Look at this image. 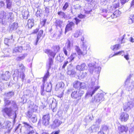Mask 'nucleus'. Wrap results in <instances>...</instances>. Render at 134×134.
Here are the masks:
<instances>
[{
	"instance_id": "nucleus-1",
	"label": "nucleus",
	"mask_w": 134,
	"mask_h": 134,
	"mask_svg": "<svg viewBox=\"0 0 134 134\" xmlns=\"http://www.w3.org/2000/svg\"><path fill=\"white\" fill-rule=\"evenodd\" d=\"M98 80L94 77H92L91 79V83L90 85L91 90L87 92L85 96V99H86L90 96H92L100 88V86L98 85Z\"/></svg>"
},
{
	"instance_id": "nucleus-2",
	"label": "nucleus",
	"mask_w": 134,
	"mask_h": 134,
	"mask_svg": "<svg viewBox=\"0 0 134 134\" xmlns=\"http://www.w3.org/2000/svg\"><path fill=\"white\" fill-rule=\"evenodd\" d=\"M28 106L30 108V111H28L27 116L30 119V120L32 122L35 123L37 121V118L36 115L32 114V112L37 111L38 107L34 104L33 102L30 100L28 101Z\"/></svg>"
},
{
	"instance_id": "nucleus-3",
	"label": "nucleus",
	"mask_w": 134,
	"mask_h": 134,
	"mask_svg": "<svg viewBox=\"0 0 134 134\" xmlns=\"http://www.w3.org/2000/svg\"><path fill=\"white\" fill-rule=\"evenodd\" d=\"M15 110L14 108H13L12 107H5L2 109V112L4 116L7 115L9 117H10L13 115V117L15 120V119H14V118L15 116V114L14 113Z\"/></svg>"
},
{
	"instance_id": "nucleus-4",
	"label": "nucleus",
	"mask_w": 134,
	"mask_h": 134,
	"mask_svg": "<svg viewBox=\"0 0 134 134\" xmlns=\"http://www.w3.org/2000/svg\"><path fill=\"white\" fill-rule=\"evenodd\" d=\"M4 105L5 106H8L9 105H11L12 107L14 108L15 109L14 111V113L15 114L14 116V119L16 117V111L17 110V106L16 103L15 102L14 100H9L8 98H4Z\"/></svg>"
},
{
	"instance_id": "nucleus-5",
	"label": "nucleus",
	"mask_w": 134,
	"mask_h": 134,
	"mask_svg": "<svg viewBox=\"0 0 134 134\" xmlns=\"http://www.w3.org/2000/svg\"><path fill=\"white\" fill-rule=\"evenodd\" d=\"M80 46L81 49L78 46L76 45L75 47V49L78 54L79 55H83L86 54L87 53V46L86 45L85 43H83V44L81 45Z\"/></svg>"
},
{
	"instance_id": "nucleus-6",
	"label": "nucleus",
	"mask_w": 134,
	"mask_h": 134,
	"mask_svg": "<svg viewBox=\"0 0 134 134\" xmlns=\"http://www.w3.org/2000/svg\"><path fill=\"white\" fill-rule=\"evenodd\" d=\"M104 94L103 93H98L92 98L91 102L96 104L100 103L104 100Z\"/></svg>"
},
{
	"instance_id": "nucleus-7",
	"label": "nucleus",
	"mask_w": 134,
	"mask_h": 134,
	"mask_svg": "<svg viewBox=\"0 0 134 134\" xmlns=\"http://www.w3.org/2000/svg\"><path fill=\"white\" fill-rule=\"evenodd\" d=\"M73 86L74 88L79 90H86V84L84 82H82L78 81H76L73 83Z\"/></svg>"
},
{
	"instance_id": "nucleus-8",
	"label": "nucleus",
	"mask_w": 134,
	"mask_h": 134,
	"mask_svg": "<svg viewBox=\"0 0 134 134\" xmlns=\"http://www.w3.org/2000/svg\"><path fill=\"white\" fill-rule=\"evenodd\" d=\"M84 93L83 91L81 90H78L72 92L71 94L72 98L74 99H81L82 96Z\"/></svg>"
},
{
	"instance_id": "nucleus-9",
	"label": "nucleus",
	"mask_w": 134,
	"mask_h": 134,
	"mask_svg": "<svg viewBox=\"0 0 134 134\" xmlns=\"http://www.w3.org/2000/svg\"><path fill=\"white\" fill-rule=\"evenodd\" d=\"M13 13L11 12L5 13L4 11L1 12L0 14V18L2 19H4L7 20L10 19L11 20H12V15Z\"/></svg>"
},
{
	"instance_id": "nucleus-10",
	"label": "nucleus",
	"mask_w": 134,
	"mask_h": 134,
	"mask_svg": "<svg viewBox=\"0 0 134 134\" xmlns=\"http://www.w3.org/2000/svg\"><path fill=\"white\" fill-rule=\"evenodd\" d=\"M88 65L89 67V71L91 74L94 71L98 73L101 69L100 67H96L95 65L93 64L92 63L88 64Z\"/></svg>"
},
{
	"instance_id": "nucleus-11",
	"label": "nucleus",
	"mask_w": 134,
	"mask_h": 134,
	"mask_svg": "<svg viewBox=\"0 0 134 134\" xmlns=\"http://www.w3.org/2000/svg\"><path fill=\"white\" fill-rule=\"evenodd\" d=\"M42 85V86L44 88H45V90L47 92H50L51 91L52 84L51 82L49 83L46 81L43 82Z\"/></svg>"
},
{
	"instance_id": "nucleus-12",
	"label": "nucleus",
	"mask_w": 134,
	"mask_h": 134,
	"mask_svg": "<svg viewBox=\"0 0 134 134\" xmlns=\"http://www.w3.org/2000/svg\"><path fill=\"white\" fill-rule=\"evenodd\" d=\"M12 124L10 121H6L4 122L3 124H2L1 128L6 129L9 131L12 128Z\"/></svg>"
},
{
	"instance_id": "nucleus-13",
	"label": "nucleus",
	"mask_w": 134,
	"mask_h": 134,
	"mask_svg": "<svg viewBox=\"0 0 134 134\" xmlns=\"http://www.w3.org/2000/svg\"><path fill=\"white\" fill-rule=\"evenodd\" d=\"M124 109L125 111H129L133 106V104L131 102H129L125 103L124 105Z\"/></svg>"
},
{
	"instance_id": "nucleus-14",
	"label": "nucleus",
	"mask_w": 134,
	"mask_h": 134,
	"mask_svg": "<svg viewBox=\"0 0 134 134\" xmlns=\"http://www.w3.org/2000/svg\"><path fill=\"white\" fill-rule=\"evenodd\" d=\"M43 124L45 126L48 125L49 124L50 116L49 114L44 115L42 118Z\"/></svg>"
},
{
	"instance_id": "nucleus-15",
	"label": "nucleus",
	"mask_w": 134,
	"mask_h": 134,
	"mask_svg": "<svg viewBox=\"0 0 134 134\" xmlns=\"http://www.w3.org/2000/svg\"><path fill=\"white\" fill-rule=\"evenodd\" d=\"M10 73L7 71L1 74V78L3 80L7 81L10 78Z\"/></svg>"
},
{
	"instance_id": "nucleus-16",
	"label": "nucleus",
	"mask_w": 134,
	"mask_h": 134,
	"mask_svg": "<svg viewBox=\"0 0 134 134\" xmlns=\"http://www.w3.org/2000/svg\"><path fill=\"white\" fill-rule=\"evenodd\" d=\"M129 115L128 114L125 112L121 113L120 115V119L122 121L125 122L129 119Z\"/></svg>"
},
{
	"instance_id": "nucleus-17",
	"label": "nucleus",
	"mask_w": 134,
	"mask_h": 134,
	"mask_svg": "<svg viewBox=\"0 0 134 134\" xmlns=\"http://www.w3.org/2000/svg\"><path fill=\"white\" fill-rule=\"evenodd\" d=\"M87 67L86 64L83 63L80 65H78L76 66V69L77 70L79 71H83L87 69Z\"/></svg>"
},
{
	"instance_id": "nucleus-18",
	"label": "nucleus",
	"mask_w": 134,
	"mask_h": 134,
	"mask_svg": "<svg viewBox=\"0 0 134 134\" xmlns=\"http://www.w3.org/2000/svg\"><path fill=\"white\" fill-rule=\"evenodd\" d=\"M75 25L74 23L72 22H71L66 25L65 30V33H66L67 32L72 30V27Z\"/></svg>"
},
{
	"instance_id": "nucleus-19",
	"label": "nucleus",
	"mask_w": 134,
	"mask_h": 134,
	"mask_svg": "<svg viewBox=\"0 0 134 134\" xmlns=\"http://www.w3.org/2000/svg\"><path fill=\"white\" fill-rule=\"evenodd\" d=\"M99 127L96 126V125H93L91 127H89L87 131L90 133L96 132L98 130Z\"/></svg>"
},
{
	"instance_id": "nucleus-20",
	"label": "nucleus",
	"mask_w": 134,
	"mask_h": 134,
	"mask_svg": "<svg viewBox=\"0 0 134 134\" xmlns=\"http://www.w3.org/2000/svg\"><path fill=\"white\" fill-rule=\"evenodd\" d=\"M48 55H50L54 58L56 55V53L53 52L51 50L49 49H46L44 51Z\"/></svg>"
},
{
	"instance_id": "nucleus-21",
	"label": "nucleus",
	"mask_w": 134,
	"mask_h": 134,
	"mask_svg": "<svg viewBox=\"0 0 134 134\" xmlns=\"http://www.w3.org/2000/svg\"><path fill=\"white\" fill-rule=\"evenodd\" d=\"M62 123L60 121L56 119L54 121V122L52 125V127L54 128L58 127Z\"/></svg>"
},
{
	"instance_id": "nucleus-22",
	"label": "nucleus",
	"mask_w": 134,
	"mask_h": 134,
	"mask_svg": "<svg viewBox=\"0 0 134 134\" xmlns=\"http://www.w3.org/2000/svg\"><path fill=\"white\" fill-rule=\"evenodd\" d=\"M128 129V127L127 126L122 125L119 126L118 128V130L119 132H122L124 131L126 132Z\"/></svg>"
},
{
	"instance_id": "nucleus-23",
	"label": "nucleus",
	"mask_w": 134,
	"mask_h": 134,
	"mask_svg": "<svg viewBox=\"0 0 134 134\" xmlns=\"http://www.w3.org/2000/svg\"><path fill=\"white\" fill-rule=\"evenodd\" d=\"M68 74L71 77H74L75 75L76 72L75 69H72L70 70H68L67 72Z\"/></svg>"
},
{
	"instance_id": "nucleus-24",
	"label": "nucleus",
	"mask_w": 134,
	"mask_h": 134,
	"mask_svg": "<svg viewBox=\"0 0 134 134\" xmlns=\"http://www.w3.org/2000/svg\"><path fill=\"white\" fill-rule=\"evenodd\" d=\"M77 56V54L76 53H73L71 54L70 57L67 59V60L69 62L73 61L74 60V58H75Z\"/></svg>"
},
{
	"instance_id": "nucleus-25",
	"label": "nucleus",
	"mask_w": 134,
	"mask_h": 134,
	"mask_svg": "<svg viewBox=\"0 0 134 134\" xmlns=\"http://www.w3.org/2000/svg\"><path fill=\"white\" fill-rule=\"evenodd\" d=\"M18 24L15 23H14L11 25L10 26V30H16L18 27Z\"/></svg>"
},
{
	"instance_id": "nucleus-26",
	"label": "nucleus",
	"mask_w": 134,
	"mask_h": 134,
	"mask_svg": "<svg viewBox=\"0 0 134 134\" xmlns=\"http://www.w3.org/2000/svg\"><path fill=\"white\" fill-rule=\"evenodd\" d=\"M120 45L119 44H117L111 46L110 48L113 51H116L120 49Z\"/></svg>"
},
{
	"instance_id": "nucleus-27",
	"label": "nucleus",
	"mask_w": 134,
	"mask_h": 134,
	"mask_svg": "<svg viewBox=\"0 0 134 134\" xmlns=\"http://www.w3.org/2000/svg\"><path fill=\"white\" fill-rule=\"evenodd\" d=\"M14 93L13 92H9L5 93L4 95V98H9L12 97L14 95Z\"/></svg>"
},
{
	"instance_id": "nucleus-28",
	"label": "nucleus",
	"mask_w": 134,
	"mask_h": 134,
	"mask_svg": "<svg viewBox=\"0 0 134 134\" xmlns=\"http://www.w3.org/2000/svg\"><path fill=\"white\" fill-rule=\"evenodd\" d=\"M27 25L29 28H31L34 25L33 20V19H29L28 21Z\"/></svg>"
},
{
	"instance_id": "nucleus-29",
	"label": "nucleus",
	"mask_w": 134,
	"mask_h": 134,
	"mask_svg": "<svg viewBox=\"0 0 134 134\" xmlns=\"http://www.w3.org/2000/svg\"><path fill=\"white\" fill-rule=\"evenodd\" d=\"M43 31L42 30H40L38 34L37 38L36 43V45L37 44V43L40 39V38L41 37L43 34Z\"/></svg>"
},
{
	"instance_id": "nucleus-30",
	"label": "nucleus",
	"mask_w": 134,
	"mask_h": 134,
	"mask_svg": "<svg viewBox=\"0 0 134 134\" xmlns=\"http://www.w3.org/2000/svg\"><path fill=\"white\" fill-rule=\"evenodd\" d=\"M63 23V21L59 20H57L55 22V25L57 27L58 26L61 27L62 26Z\"/></svg>"
},
{
	"instance_id": "nucleus-31",
	"label": "nucleus",
	"mask_w": 134,
	"mask_h": 134,
	"mask_svg": "<svg viewBox=\"0 0 134 134\" xmlns=\"http://www.w3.org/2000/svg\"><path fill=\"white\" fill-rule=\"evenodd\" d=\"M23 50L22 47L21 46H19L15 47L13 51L15 52H21Z\"/></svg>"
},
{
	"instance_id": "nucleus-32",
	"label": "nucleus",
	"mask_w": 134,
	"mask_h": 134,
	"mask_svg": "<svg viewBox=\"0 0 134 134\" xmlns=\"http://www.w3.org/2000/svg\"><path fill=\"white\" fill-rule=\"evenodd\" d=\"M124 51H119L118 52L115 53L114 54L112 55V54L110 55L109 57V58H111V57L118 55H121V54H124Z\"/></svg>"
},
{
	"instance_id": "nucleus-33",
	"label": "nucleus",
	"mask_w": 134,
	"mask_h": 134,
	"mask_svg": "<svg viewBox=\"0 0 134 134\" xmlns=\"http://www.w3.org/2000/svg\"><path fill=\"white\" fill-rule=\"evenodd\" d=\"M134 83L133 82H129L128 85V88L129 91L132 90L133 88Z\"/></svg>"
},
{
	"instance_id": "nucleus-34",
	"label": "nucleus",
	"mask_w": 134,
	"mask_h": 134,
	"mask_svg": "<svg viewBox=\"0 0 134 134\" xmlns=\"http://www.w3.org/2000/svg\"><path fill=\"white\" fill-rule=\"evenodd\" d=\"M51 100L52 102V103L50 104V107H51L52 109L53 110L56 107L57 103L55 102H53V100L52 99Z\"/></svg>"
},
{
	"instance_id": "nucleus-35",
	"label": "nucleus",
	"mask_w": 134,
	"mask_h": 134,
	"mask_svg": "<svg viewBox=\"0 0 134 134\" xmlns=\"http://www.w3.org/2000/svg\"><path fill=\"white\" fill-rule=\"evenodd\" d=\"M81 35V33L80 30H77L76 31L75 33L73 34V36L77 38L80 35Z\"/></svg>"
},
{
	"instance_id": "nucleus-36",
	"label": "nucleus",
	"mask_w": 134,
	"mask_h": 134,
	"mask_svg": "<svg viewBox=\"0 0 134 134\" xmlns=\"http://www.w3.org/2000/svg\"><path fill=\"white\" fill-rule=\"evenodd\" d=\"M7 8L9 9H10L12 5V3L10 0H6Z\"/></svg>"
},
{
	"instance_id": "nucleus-37",
	"label": "nucleus",
	"mask_w": 134,
	"mask_h": 134,
	"mask_svg": "<svg viewBox=\"0 0 134 134\" xmlns=\"http://www.w3.org/2000/svg\"><path fill=\"white\" fill-rule=\"evenodd\" d=\"M49 76V72L48 71H47V73L44 75L43 78L42 80L43 82H46L47 81V78Z\"/></svg>"
},
{
	"instance_id": "nucleus-38",
	"label": "nucleus",
	"mask_w": 134,
	"mask_h": 134,
	"mask_svg": "<svg viewBox=\"0 0 134 134\" xmlns=\"http://www.w3.org/2000/svg\"><path fill=\"white\" fill-rule=\"evenodd\" d=\"M102 128L100 131H102L104 132L107 131L108 129V127L106 125H102Z\"/></svg>"
},
{
	"instance_id": "nucleus-39",
	"label": "nucleus",
	"mask_w": 134,
	"mask_h": 134,
	"mask_svg": "<svg viewBox=\"0 0 134 134\" xmlns=\"http://www.w3.org/2000/svg\"><path fill=\"white\" fill-rule=\"evenodd\" d=\"M58 14L59 15H60V17L62 18H64L65 19L66 18V14L64 12H59L58 13Z\"/></svg>"
},
{
	"instance_id": "nucleus-40",
	"label": "nucleus",
	"mask_w": 134,
	"mask_h": 134,
	"mask_svg": "<svg viewBox=\"0 0 134 134\" xmlns=\"http://www.w3.org/2000/svg\"><path fill=\"white\" fill-rule=\"evenodd\" d=\"M129 23H132L134 22V15H131L129 18Z\"/></svg>"
},
{
	"instance_id": "nucleus-41",
	"label": "nucleus",
	"mask_w": 134,
	"mask_h": 134,
	"mask_svg": "<svg viewBox=\"0 0 134 134\" xmlns=\"http://www.w3.org/2000/svg\"><path fill=\"white\" fill-rule=\"evenodd\" d=\"M28 14L29 13L27 11H25L24 13H23L22 14L23 18L25 19H26L27 18Z\"/></svg>"
},
{
	"instance_id": "nucleus-42",
	"label": "nucleus",
	"mask_w": 134,
	"mask_h": 134,
	"mask_svg": "<svg viewBox=\"0 0 134 134\" xmlns=\"http://www.w3.org/2000/svg\"><path fill=\"white\" fill-rule=\"evenodd\" d=\"M24 125L25 126L27 129H29L30 130L32 129L33 127L30 126L26 122H24Z\"/></svg>"
},
{
	"instance_id": "nucleus-43",
	"label": "nucleus",
	"mask_w": 134,
	"mask_h": 134,
	"mask_svg": "<svg viewBox=\"0 0 134 134\" xmlns=\"http://www.w3.org/2000/svg\"><path fill=\"white\" fill-rule=\"evenodd\" d=\"M87 76V73L86 72H83L81 74H80L79 75V77H80L81 79H82L85 77Z\"/></svg>"
},
{
	"instance_id": "nucleus-44",
	"label": "nucleus",
	"mask_w": 134,
	"mask_h": 134,
	"mask_svg": "<svg viewBox=\"0 0 134 134\" xmlns=\"http://www.w3.org/2000/svg\"><path fill=\"white\" fill-rule=\"evenodd\" d=\"M68 50L67 48L64 47L63 48V50L64 54L66 56L68 55V52L67 51V50Z\"/></svg>"
},
{
	"instance_id": "nucleus-45",
	"label": "nucleus",
	"mask_w": 134,
	"mask_h": 134,
	"mask_svg": "<svg viewBox=\"0 0 134 134\" xmlns=\"http://www.w3.org/2000/svg\"><path fill=\"white\" fill-rule=\"evenodd\" d=\"M119 7V2H118L115 3H114L113 4V8L114 9H116L117 8H118Z\"/></svg>"
},
{
	"instance_id": "nucleus-46",
	"label": "nucleus",
	"mask_w": 134,
	"mask_h": 134,
	"mask_svg": "<svg viewBox=\"0 0 134 134\" xmlns=\"http://www.w3.org/2000/svg\"><path fill=\"white\" fill-rule=\"evenodd\" d=\"M69 6V4L68 3L66 2L64 6L63 7L62 9L63 10H65Z\"/></svg>"
},
{
	"instance_id": "nucleus-47",
	"label": "nucleus",
	"mask_w": 134,
	"mask_h": 134,
	"mask_svg": "<svg viewBox=\"0 0 134 134\" xmlns=\"http://www.w3.org/2000/svg\"><path fill=\"white\" fill-rule=\"evenodd\" d=\"M114 14L115 15V17H116L119 16L120 14V13L118 10H116L114 13Z\"/></svg>"
},
{
	"instance_id": "nucleus-48",
	"label": "nucleus",
	"mask_w": 134,
	"mask_h": 134,
	"mask_svg": "<svg viewBox=\"0 0 134 134\" xmlns=\"http://www.w3.org/2000/svg\"><path fill=\"white\" fill-rule=\"evenodd\" d=\"M53 62V60L52 58H49V68H51V65L52 64Z\"/></svg>"
},
{
	"instance_id": "nucleus-49",
	"label": "nucleus",
	"mask_w": 134,
	"mask_h": 134,
	"mask_svg": "<svg viewBox=\"0 0 134 134\" xmlns=\"http://www.w3.org/2000/svg\"><path fill=\"white\" fill-rule=\"evenodd\" d=\"M69 61L68 60H67L64 61L63 64V65L62 67L63 69H64L65 68V67L69 63Z\"/></svg>"
},
{
	"instance_id": "nucleus-50",
	"label": "nucleus",
	"mask_w": 134,
	"mask_h": 134,
	"mask_svg": "<svg viewBox=\"0 0 134 134\" xmlns=\"http://www.w3.org/2000/svg\"><path fill=\"white\" fill-rule=\"evenodd\" d=\"M18 66L22 70L25 69V67L22 64H19Z\"/></svg>"
},
{
	"instance_id": "nucleus-51",
	"label": "nucleus",
	"mask_w": 134,
	"mask_h": 134,
	"mask_svg": "<svg viewBox=\"0 0 134 134\" xmlns=\"http://www.w3.org/2000/svg\"><path fill=\"white\" fill-rule=\"evenodd\" d=\"M74 19L75 21H74V22H75L76 24L77 25L80 21V20L79 19L77 18H75Z\"/></svg>"
},
{
	"instance_id": "nucleus-52",
	"label": "nucleus",
	"mask_w": 134,
	"mask_h": 134,
	"mask_svg": "<svg viewBox=\"0 0 134 134\" xmlns=\"http://www.w3.org/2000/svg\"><path fill=\"white\" fill-rule=\"evenodd\" d=\"M41 94L42 95H44L45 94V92L44 91V88L42 87V86H41Z\"/></svg>"
},
{
	"instance_id": "nucleus-53",
	"label": "nucleus",
	"mask_w": 134,
	"mask_h": 134,
	"mask_svg": "<svg viewBox=\"0 0 134 134\" xmlns=\"http://www.w3.org/2000/svg\"><path fill=\"white\" fill-rule=\"evenodd\" d=\"M20 77L21 78V79H22V81H23V80L25 78V75L22 72L21 73Z\"/></svg>"
},
{
	"instance_id": "nucleus-54",
	"label": "nucleus",
	"mask_w": 134,
	"mask_h": 134,
	"mask_svg": "<svg viewBox=\"0 0 134 134\" xmlns=\"http://www.w3.org/2000/svg\"><path fill=\"white\" fill-rule=\"evenodd\" d=\"M124 57L126 60H128L129 59V55L128 53L126 54H125L124 55Z\"/></svg>"
},
{
	"instance_id": "nucleus-55",
	"label": "nucleus",
	"mask_w": 134,
	"mask_h": 134,
	"mask_svg": "<svg viewBox=\"0 0 134 134\" xmlns=\"http://www.w3.org/2000/svg\"><path fill=\"white\" fill-rule=\"evenodd\" d=\"M102 121V120L100 119L99 118L96 120V123L97 125L100 124Z\"/></svg>"
},
{
	"instance_id": "nucleus-56",
	"label": "nucleus",
	"mask_w": 134,
	"mask_h": 134,
	"mask_svg": "<svg viewBox=\"0 0 134 134\" xmlns=\"http://www.w3.org/2000/svg\"><path fill=\"white\" fill-rule=\"evenodd\" d=\"M100 11L102 13H107L108 12V10L104 8H101L100 9Z\"/></svg>"
},
{
	"instance_id": "nucleus-57",
	"label": "nucleus",
	"mask_w": 134,
	"mask_h": 134,
	"mask_svg": "<svg viewBox=\"0 0 134 134\" xmlns=\"http://www.w3.org/2000/svg\"><path fill=\"white\" fill-rule=\"evenodd\" d=\"M84 37L83 36H82L81 38V41L82 42L81 44H83V43H85V44L86 45H87L86 43V42L84 41Z\"/></svg>"
},
{
	"instance_id": "nucleus-58",
	"label": "nucleus",
	"mask_w": 134,
	"mask_h": 134,
	"mask_svg": "<svg viewBox=\"0 0 134 134\" xmlns=\"http://www.w3.org/2000/svg\"><path fill=\"white\" fill-rule=\"evenodd\" d=\"M122 5H123L127 2L129 0H119Z\"/></svg>"
},
{
	"instance_id": "nucleus-59",
	"label": "nucleus",
	"mask_w": 134,
	"mask_h": 134,
	"mask_svg": "<svg viewBox=\"0 0 134 134\" xmlns=\"http://www.w3.org/2000/svg\"><path fill=\"white\" fill-rule=\"evenodd\" d=\"M46 20L45 19H43V21L41 22V23L43 26H44L46 22Z\"/></svg>"
},
{
	"instance_id": "nucleus-60",
	"label": "nucleus",
	"mask_w": 134,
	"mask_h": 134,
	"mask_svg": "<svg viewBox=\"0 0 134 134\" xmlns=\"http://www.w3.org/2000/svg\"><path fill=\"white\" fill-rule=\"evenodd\" d=\"M85 17V15H82V14H80L78 16V17L81 19L84 18Z\"/></svg>"
},
{
	"instance_id": "nucleus-61",
	"label": "nucleus",
	"mask_w": 134,
	"mask_h": 134,
	"mask_svg": "<svg viewBox=\"0 0 134 134\" xmlns=\"http://www.w3.org/2000/svg\"><path fill=\"white\" fill-rule=\"evenodd\" d=\"M10 40V39H8L7 38H5L4 40V43L6 45H8L9 40Z\"/></svg>"
},
{
	"instance_id": "nucleus-62",
	"label": "nucleus",
	"mask_w": 134,
	"mask_h": 134,
	"mask_svg": "<svg viewBox=\"0 0 134 134\" xmlns=\"http://www.w3.org/2000/svg\"><path fill=\"white\" fill-rule=\"evenodd\" d=\"M74 7L75 9H78L80 8L81 7L80 5L79 4H77L75 5H74Z\"/></svg>"
},
{
	"instance_id": "nucleus-63",
	"label": "nucleus",
	"mask_w": 134,
	"mask_h": 134,
	"mask_svg": "<svg viewBox=\"0 0 134 134\" xmlns=\"http://www.w3.org/2000/svg\"><path fill=\"white\" fill-rule=\"evenodd\" d=\"M60 131L58 130L52 132L51 134H59L60 133Z\"/></svg>"
},
{
	"instance_id": "nucleus-64",
	"label": "nucleus",
	"mask_w": 134,
	"mask_h": 134,
	"mask_svg": "<svg viewBox=\"0 0 134 134\" xmlns=\"http://www.w3.org/2000/svg\"><path fill=\"white\" fill-rule=\"evenodd\" d=\"M55 48L56 50H55V51L57 52H58L60 49V48L59 46H57L55 47Z\"/></svg>"
}]
</instances>
